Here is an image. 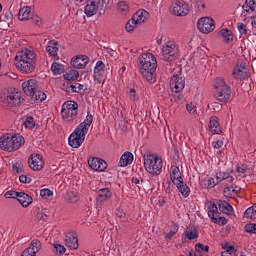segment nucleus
<instances>
[{
  "mask_svg": "<svg viewBox=\"0 0 256 256\" xmlns=\"http://www.w3.org/2000/svg\"><path fill=\"white\" fill-rule=\"evenodd\" d=\"M132 19H134L135 23H138L139 25H143L146 19H149V12L146 10H138L133 16Z\"/></svg>",
  "mask_w": 256,
  "mask_h": 256,
  "instance_id": "5701e85b",
  "label": "nucleus"
},
{
  "mask_svg": "<svg viewBox=\"0 0 256 256\" xmlns=\"http://www.w3.org/2000/svg\"><path fill=\"white\" fill-rule=\"evenodd\" d=\"M94 79L101 84L105 81V64L103 61H98L94 68Z\"/></svg>",
  "mask_w": 256,
  "mask_h": 256,
  "instance_id": "a211bd4d",
  "label": "nucleus"
},
{
  "mask_svg": "<svg viewBox=\"0 0 256 256\" xmlns=\"http://www.w3.org/2000/svg\"><path fill=\"white\" fill-rule=\"evenodd\" d=\"M58 45L59 43L51 41L50 45L46 47V51L49 53V55H51V57H57V53H59V47H57Z\"/></svg>",
  "mask_w": 256,
  "mask_h": 256,
  "instance_id": "c756f323",
  "label": "nucleus"
},
{
  "mask_svg": "<svg viewBox=\"0 0 256 256\" xmlns=\"http://www.w3.org/2000/svg\"><path fill=\"white\" fill-rule=\"evenodd\" d=\"M65 245L69 249H79V239L75 232H69L65 236Z\"/></svg>",
  "mask_w": 256,
  "mask_h": 256,
  "instance_id": "aec40b11",
  "label": "nucleus"
},
{
  "mask_svg": "<svg viewBox=\"0 0 256 256\" xmlns=\"http://www.w3.org/2000/svg\"><path fill=\"white\" fill-rule=\"evenodd\" d=\"M215 179H217V183H221V181H225V179H227L229 183H232L233 176H229V174L225 172H218L215 175Z\"/></svg>",
  "mask_w": 256,
  "mask_h": 256,
  "instance_id": "f704fd0d",
  "label": "nucleus"
},
{
  "mask_svg": "<svg viewBox=\"0 0 256 256\" xmlns=\"http://www.w3.org/2000/svg\"><path fill=\"white\" fill-rule=\"evenodd\" d=\"M214 223H217L218 225H227V219L225 217H219L214 219Z\"/></svg>",
  "mask_w": 256,
  "mask_h": 256,
  "instance_id": "864d4df0",
  "label": "nucleus"
},
{
  "mask_svg": "<svg viewBox=\"0 0 256 256\" xmlns=\"http://www.w3.org/2000/svg\"><path fill=\"white\" fill-rule=\"evenodd\" d=\"M79 109V104L75 101H66L62 105V110H61V116L66 123H71L73 122L74 119L77 117V111Z\"/></svg>",
  "mask_w": 256,
  "mask_h": 256,
  "instance_id": "1a4fd4ad",
  "label": "nucleus"
},
{
  "mask_svg": "<svg viewBox=\"0 0 256 256\" xmlns=\"http://www.w3.org/2000/svg\"><path fill=\"white\" fill-rule=\"evenodd\" d=\"M171 169H172V173L170 175V179L172 183L175 184L176 181H182L183 178L181 177V171L179 170V167L174 166Z\"/></svg>",
  "mask_w": 256,
  "mask_h": 256,
  "instance_id": "7c9ffc66",
  "label": "nucleus"
},
{
  "mask_svg": "<svg viewBox=\"0 0 256 256\" xmlns=\"http://www.w3.org/2000/svg\"><path fill=\"white\" fill-rule=\"evenodd\" d=\"M118 11L120 13H128L129 12V3H127L126 1H120L118 3Z\"/></svg>",
  "mask_w": 256,
  "mask_h": 256,
  "instance_id": "ea45409f",
  "label": "nucleus"
},
{
  "mask_svg": "<svg viewBox=\"0 0 256 256\" xmlns=\"http://www.w3.org/2000/svg\"><path fill=\"white\" fill-rule=\"evenodd\" d=\"M139 24L137 22L134 21V19L132 18L131 20H129L125 26L126 31L128 33H133V31H135V28L138 26Z\"/></svg>",
  "mask_w": 256,
  "mask_h": 256,
  "instance_id": "58836bf2",
  "label": "nucleus"
},
{
  "mask_svg": "<svg viewBox=\"0 0 256 256\" xmlns=\"http://www.w3.org/2000/svg\"><path fill=\"white\" fill-rule=\"evenodd\" d=\"M219 211H221L222 213H226L227 215L229 213H231V211H233V206H231L229 203H227L226 201H221L219 200L217 202Z\"/></svg>",
  "mask_w": 256,
  "mask_h": 256,
  "instance_id": "c85d7f7f",
  "label": "nucleus"
},
{
  "mask_svg": "<svg viewBox=\"0 0 256 256\" xmlns=\"http://www.w3.org/2000/svg\"><path fill=\"white\" fill-rule=\"evenodd\" d=\"M170 13L176 17H185L189 14V9L185 8L181 2H173L170 6Z\"/></svg>",
  "mask_w": 256,
  "mask_h": 256,
  "instance_id": "f3484780",
  "label": "nucleus"
},
{
  "mask_svg": "<svg viewBox=\"0 0 256 256\" xmlns=\"http://www.w3.org/2000/svg\"><path fill=\"white\" fill-rule=\"evenodd\" d=\"M182 99H183V95L180 94L179 92L174 95V101L176 103L179 102V101H182Z\"/></svg>",
  "mask_w": 256,
  "mask_h": 256,
  "instance_id": "69168bd1",
  "label": "nucleus"
},
{
  "mask_svg": "<svg viewBox=\"0 0 256 256\" xmlns=\"http://www.w3.org/2000/svg\"><path fill=\"white\" fill-rule=\"evenodd\" d=\"M51 71L54 75H61L63 73V66L57 62L52 63Z\"/></svg>",
  "mask_w": 256,
  "mask_h": 256,
  "instance_id": "e433bc0d",
  "label": "nucleus"
},
{
  "mask_svg": "<svg viewBox=\"0 0 256 256\" xmlns=\"http://www.w3.org/2000/svg\"><path fill=\"white\" fill-rule=\"evenodd\" d=\"M87 63H89V57L85 55L76 56L71 59V65H73L75 69H83L86 67Z\"/></svg>",
  "mask_w": 256,
  "mask_h": 256,
  "instance_id": "412c9836",
  "label": "nucleus"
},
{
  "mask_svg": "<svg viewBox=\"0 0 256 256\" xmlns=\"http://www.w3.org/2000/svg\"><path fill=\"white\" fill-rule=\"evenodd\" d=\"M19 203L22 205V207H29L31 203H33V197L31 195L25 193V192H18L17 197Z\"/></svg>",
  "mask_w": 256,
  "mask_h": 256,
  "instance_id": "4be33fe9",
  "label": "nucleus"
},
{
  "mask_svg": "<svg viewBox=\"0 0 256 256\" xmlns=\"http://www.w3.org/2000/svg\"><path fill=\"white\" fill-rule=\"evenodd\" d=\"M23 125H25L27 129H33V127H35V120H33V117L29 116L26 118Z\"/></svg>",
  "mask_w": 256,
  "mask_h": 256,
  "instance_id": "a19ab883",
  "label": "nucleus"
},
{
  "mask_svg": "<svg viewBox=\"0 0 256 256\" xmlns=\"http://www.w3.org/2000/svg\"><path fill=\"white\" fill-rule=\"evenodd\" d=\"M22 89L25 95L31 97L32 101H45L47 99V95L45 92L39 89V83L36 82L35 79H30L22 83Z\"/></svg>",
  "mask_w": 256,
  "mask_h": 256,
  "instance_id": "423d86ee",
  "label": "nucleus"
},
{
  "mask_svg": "<svg viewBox=\"0 0 256 256\" xmlns=\"http://www.w3.org/2000/svg\"><path fill=\"white\" fill-rule=\"evenodd\" d=\"M14 64L20 73L31 75L37 65V54L33 50L24 48L17 52L14 58Z\"/></svg>",
  "mask_w": 256,
  "mask_h": 256,
  "instance_id": "f257e3e1",
  "label": "nucleus"
},
{
  "mask_svg": "<svg viewBox=\"0 0 256 256\" xmlns=\"http://www.w3.org/2000/svg\"><path fill=\"white\" fill-rule=\"evenodd\" d=\"M238 30L241 33V35L247 34V26L245 24H239Z\"/></svg>",
  "mask_w": 256,
  "mask_h": 256,
  "instance_id": "13d9d810",
  "label": "nucleus"
},
{
  "mask_svg": "<svg viewBox=\"0 0 256 256\" xmlns=\"http://www.w3.org/2000/svg\"><path fill=\"white\" fill-rule=\"evenodd\" d=\"M130 99L131 101H137V99H139V96H137V92L135 91V89H130Z\"/></svg>",
  "mask_w": 256,
  "mask_h": 256,
  "instance_id": "5fc2aeb1",
  "label": "nucleus"
},
{
  "mask_svg": "<svg viewBox=\"0 0 256 256\" xmlns=\"http://www.w3.org/2000/svg\"><path fill=\"white\" fill-rule=\"evenodd\" d=\"M252 27L256 29V15L252 18Z\"/></svg>",
  "mask_w": 256,
  "mask_h": 256,
  "instance_id": "774afa93",
  "label": "nucleus"
},
{
  "mask_svg": "<svg viewBox=\"0 0 256 256\" xmlns=\"http://www.w3.org/2000/svg\"><path fill=\"white\" fill-rule=\"evenodd\" d=\"M176 185L177 189L180 191V193L184 197H189V193H191V189L187 187L186 184L183 183V180H178L174 183Z\"/></svg>",
  "mask_w": 256,
  "mask_h": 256,
  "instance_id": "bb28decb",
  "label": "nucleus"
},
{
  "mask_svg": "<svg viewBox=\"0 0 256 256\" xmlns=\"http://www.w3.org/2000/svg\"><path fill=\"white\" fill-rule=\"evenodd\" d=\"M179 57V48L173 41H167L162 46V59L163 61H175Z\"/></svg>",
  "mask_w": 256,
  "mask_h": 256,
  "instance_id": "9d476101",
  "label": "nucleus"
},
{
  "mask_svg": "<svg viewBox=\"0 0 256 256\" xmlns=\"http://www.w3.org/2000/svg\"><path fill=\"white\" fill-rule=\"evenodd\" d=\"M255 8V0H246L242 6V9H244L247 13H249V11H255Z\"/></svg>",
  "mask_w": 256,
  "mask_h": 256,
  "instance_id": "c9c22d12",
  "label": "nucleus"
},
{
  "mask_svg": "<svg viewBox=\"0 0 256 256\" xmlns=\"http://www.w3.org/2000/svg\"><path fill=\"white\" fill-rule=\"evenodd\" d=\"M219 35L223 38L224 43H231V41H233V32L229 29L220 30Z\"/></svg>",
  "mask_w": 256,
  "mask_h": 256,
  "instance_id": "cd10ccee",
  "label": "nucleus"
},
{
  "mask_svg": "<svg viewBox=\"0 0 256 256\" xmlns=\"http://www.w3.org/2000/svg\"><path fill=\"white\" fill-rule=\"evenodd\" d=\"M85 86L83 84L75 83L72 84V93H79V91H83Z\"/></svg>",
  "mask_w": 256,
  "mask_h": 256,
  "instance_id": "49530a36",
  "label": "nucleus"
},
{
  "mask_svg": "<svg viewBox=\"0 0 256 256\" xmlns=\"http://www.w3.org/2000/svg\"><path fill=\"white\" fill-rule=\"evenodd\" d=\"M208 211H212L214 213H217V204L216 203H210V206L208 207Z\"/></svg>",
  "mask_w": 256,
  "mask_h": 256,
  "instance_id": "0e129e2a",
  "label": "nucleus"
},
{
  "mask_svg": "<svg viewBox=\"0 0 256 256\" xmlns=\"http://www.w3.org/2000/svg\"><path fill=\"white\" fill-rule=\"evenodd\" d=\"M99 7H101V0H87L84 13L87 17H93V15H97Z\"/></svg>",
  "mask_w": 256,
  "mask_h": 256,
  "instance_id": "2eb2a0df",
  "label": "nucleus"
},
{
  "mask_svg": "<svg viewBox=\"0 0 256 256\" xmlns=\"http://www.w3.org/2000/svg\"><path fill=\"white\" fill-rule=\"evenodd\" d=\"M237 171L238 173H245V171H247V168L245 166H238Z\"/></svg>",
  "mask_w": 256,
  "mask_h": 256,
  "instance_id": "338daca9",
  "label": "nucleus"
},
{
  "mask_svg": "<svg viewBox=\"0 0 256 256\" xmlns=\"http://www.w3.org/2000/svg\"><path fill=\"white\" fill-rule=\"evenodd\" d=\"M233 77L238 81H243V79H247V77H249V69L245 62H240L235 66L233 70Z\"/></svg>",
  "mask_w": 256,
  "mask_h": 256,
  "instance_id": "ddd939ff",
  "label": "nucleus"
},
{
  "mask_svg": "<svg viewBox=\"0 0 256 256\" xmlns=\"http://www.w3.org/2000/svg\"><path fill=\"white\" fill-rule=\"evenodd\" d=\"M20 183H31V178L27 177L26 175H21L19 177Z\"/></svg>",
  "mask_w": 256,
  "mask_h": 256,
  "instance_id": "052dcab7",
  "label": "nucleus"
},
{
  "mask_svg": "<svg viewBox=\"0 0 256 256\" xmlns=\"http://www.w3.org/2000/svg\"><path fill=\"white\" fill-rule=\"evenodd\" d=\"M245 231L246 233H256V224H246Z\"/></svg>",
  "mask_w": 256,
  "mask_h": 256,
  "instance_id": "09e8293b",
  "label": "nucleus"
},
{
  "mask_svg": "<svg viewBox=\"0 0 256 256\" xmlns=\"http://www.w3.org/2000/svg\"><path fill=\"white\" fill-rule=\"evenodd\" d=\"M12 169L17 174L23 173V165H21V164L14 165Z\"/></svg>",
  "mask_w": 256,
  "mask_h": 256,
  "instance_id": "4d7b16f0",
  "label": "nucleus"
},
{
  "mask_svg": "<svg viewBox=\"0 0 256 256\" xmlns=\"http://www.w3.org/2000/svg\"><path fill=\"white\" fill-rule=\"evenodd\" d=\"M223 249H225L226 253H229V255H233V253H235V247L229 245L228 243H226V244L223 246Z\"/></svg>",
  "mask_w": 256,
  "mask_h": 256,
  "instance_id": "8fccbe9b",
  "label": "nucleus"
},
{
  "mask_svg": "<svg viewBox=\"0 0 256 256\" xmlns=\"http://www.w3.org/2000/svg\"><path fill=\"white\" fill-rule=\"evenodd\" d=\"M28 165L32 171H41L45 165V162H43V157H41V155L33 153L28 158Z\"/></svg>",
  "mask_w": 256,
  "mask_h": 256,
  "instance_id": "4468645a",
  "label": "nucleus"
},
{
  "mask_svg": "<svg viewBox=\"0 0 256 256\" xmlns=\"http://www.w3.org/2000/svg\"><path fill=\"white\" fill-rule=\"evenodd\" d=\"M177 231H179V226L175 224L173 229L165 236V239H171L177 234Z\"/></svg>",
  "mask_w": 256,
  "mask_h": 256,
  "instance_id": "a18cd8bd",
  "label": "nucleus"
},
{
  "mask_svg": "<svg viewBox=\"0 0 256 256\" xmlns=\"http://www.w3.org/2000/svg\"><path fill=\"white\" fill-rule=\"evenodd\" d=\"M214 89V97L217 101L227 103L231 99V88L225 83L224 78L218 77L216 79Z\"/></svg>",
  "mask_w": 256,
  "mask_h": 256,
  "instance_id": "0eeeda50",
  "label": "nucleus"
},
{
  "mask_svg": "<svg viewBox=\"0 0 256 256\" xmlns=\"http://www.w3.org/2000/svg\"><path fill=\"white\" fill-rule=\"evenodd\" d=\"M140 73L147 83H155L157 74V59L151 53H144L138 57Z\"/></svg>",
  "mask_w": 256,
  "mask_h": 256,
  "instance_id": "f03ea898",
  "label": "nucleus"
},
{
  "mask_svg": "<svg viewBox=\"0 0 256 256\" xmlns=\"http://www.w3.org/2000/svg\"><path fill=\"white\" fill-rule=\"evenodd\" d=\"M21 101L23 99L21 98V92H17L14 90H4L0 94V102L5 103V105H8L9 107H17L18 105H21Z\"/></svg>",
  "mask_w": 256,
  "mask_h": 256,
  "instance_id": "6e6552de",
  "label": "nucleus"
},
{
  "mask_svg": "<svg viewBox=\"0 0 256 256\" xmlns=\"http://www.w3.org/2000/svg\"><path fill=\"white\" fill-rule=\"evenodd\" d=\"M26 250H30L32 253H39L41 251V241L34 239L32 240L30 247L26 248Z\"/></svg>",
  "mask_w": 256,
  "mask_h": 256,
  "instance_id": "72a5a7b5",
  "label": "nucleus"
},
{
  "mask_svg": "<svg viewBox=\"0 0 256 256\" xmlns=\"http://www.w3.org/2000/svg\"><path fill=\"white\" fill-rule=\"evenodd\" d=\"M116 217H119L120 219H123L125 217V212L121 209L116 210Z\"/></svg>",
  "mask_w": 256,
  "mask_h": 256,
  "instance_id": "e2e57ef3",
  "label": "nucleus"
},
{
  "mask_svg": "<svg viewBox=\"0 0 256 256\" xmlns=\"http://www.w3.org/2000/svg\"><path fill=\"white\" fill-rule=\"evenodd\" d=\"M33 23H34V25L41 27V25H43V19H41V17H39V16H35V17H33Z\"/></svg>",
  "mask_w": 256,
  "mask_h": 256,
  "instance_id": "6e6d98bb",
  "label": "nucleus"
},
{
  "mask_svg": "<svg viewBox=\"0 0 256 256\" xmlns=\"http://www.w3.org/2000/svg\"><path fill=\"white\" fill-rule=\"evenodd\" d=\"M196 251H205L206 253L209 252V246H203L201 243L196 244Z\"/></svg>",
  "mask_w": 256,
  "mask_h": 256,
  "instance_id": "3c124183",
  "label": "nucleus"
},
{
  "mask_svg": "<svg viewBox=\"0 0 256 256\" xmlns=\"http://www.w3.org/2000/svg\"><path fill=\"white\" fill-rule=\"evenodd\" d=\"M31 17H32L31 7L26 6L19 10L18 19L20 21H29L31 19Z\"/></svg>",
  "mask_w": 256,
  "mask_h": 256,
  "instance_id": "b1692460",
  "label": "nucleus"
},
{
  "mask_svg": "<svg viewBox=\"0 0 256 256\" xmlns=\"http://www.w3.org/2000/svg\"><path fill=\"white\" fill-rule=\"evenodd\" d=\"M219 182H217V178H210L208 180V187H215V185H218Z\"/></svg>",
  "mask_w": 256,
  "mask_h": 256,
  "instance_id": "680f3d73",
  "label": "nucleus"
},
{
  "mask_svg": "<svg viewBox=\"0 0 256 256\" xmlns=\"http://www.w3.org/2000/svg\"><path fill=\"white\" fill-rule=\"evenodd\" d=\"M64 79L66 81H76V79H79V71L70 69L64 74Z\"/></svg>",
  "mask_w": 256,
  "mask_h": 256,
  "instance_id": "2f4dec72",
  "label": "nucleus"
},
{
  "mask_svg": "<svg viewBox=\"0 0 256 256\" xmlns=\"http://www.w3.org/2000/svg\"><path fill=\"white\" fill-rule=\"evenodd\" d=\"M63 90L66 91V93H73V84L67 82V84L63 85Z\"/></svg>",
  "mask_w": 256,
  "mask_h": 256,
  "instance_id": "603ef678",
  "label": "nucleus"
},
{
  "mask_svg": "<svg viewBox=\"0 0 256 256\" xmlns=\"http://www.w3.org/2000/svg\"><path fill=\"white\" fill-rule=\"evenodd\" d=\"M54 251L57 255H63L67 249L61 244H54Z\"/></svg>",
  "mask_w": 256,
  "mask_h": 256,
  "instance_id": "37998d69",
  "label": "nucleus"
},
{
  "mask_svg": "<svg viewBox=\"0 0 256 256\" xmlns=\"http://www.w3.org/2000/svg\"><path fill=\"white\" fill-rule=\"evenodd\" d=\"M91 123H93V115L88 114L86 119L80 123L74 132L70 135L68 139L70 147L79 149V147L83 145V142L85 141V135H87L89 127H91Z\"/></svg>",
  "mask_w": 256,
  "mask_h": 256,
  "instance_id": "7ed1b4c3",
  "label": "nucleus"
},
{
  "mask_svg": "<svg viewBox=\"0 0 256 256\" xmlns=\"http://www.w3.org/2000/svg\"><path fill=\"white\" fill-rule=\"evenodd\" d=\"M185 237L189 239L190 241L193 239H197V230L193 226H188L184 232Z\"/></svg>",
  "mask_w": 256,
  "mask_h": 256,
  "instance_id": "473e14b6",
  "label": "nucleus"
},
{
  "mask_svg": "<svg viewBox=\"0 0 256 256\" xmlns=\"http://www.w3.org/2000/svg\"><path fill=\"white\" fill-rule=\"evenodd\" d=\"M111 195V190H109V188H102L98 190L96 197V207L98 211L101 209L105 201L111 199Z\"/></svg>",
  "mask_w": 256,
  "mask_h": 256,
  "instance_id": "dca6fc26",
  "label": "nucleus"
},
{
  "mask_svg": "<svg viewBox=\"0 0 256 256\" xmlns=\"http://www.w3.org/2000/svg\"><path fill=\"white\" fill-rule=\"evenodd\" d=\"M224 143L222 140H218L212 143V146L214 149H221L223 147Z\"/></svg>",
  "mask_w": 256,
  "mask_h": 256,
  "instance_id": "bf43d9fd",
  "label": "nucleus"
},
{
  "mask_svg": "<svg viewBox=\"0 0 256 256\" xmlns=\"http://www.w3.org/2000/svg\"><path fill=\"white\" fill-rule=\"evenodd\" d=\"M88 165L93 171H105L107 169V162L99 158H90L88 160Z\"/></svg>",
  "mask_w": 256,
  "mask_h": 256,
  "instance_id": "6ab92c4d",
  "label": "nucleus"
},
{
  "mask_svg": "<svg viewBox=\"0 0 256 256\" xmlns=\"http://www.w3.org/2000/svg\"><path fill=\"white\" fill-rule=\"evenodd\" d=\"M186 109L193 117H197V107L193 103L187 104Z\"/></svg>",
  "mask_w": 256,
  "mask_h": 256,
  "instance_id": "79ce46f5",
  "label": "nucleus"
},
{
  "mask_svg": "<svg viewBox=\"0 0 256 256\" xmlns=\"http://www.w3.org/2000/svg\"><path fill=\"white\" fill-rule=\"evenodd\" d=\"M223 192L225 197H231L235 193V189H233L231 186H228L224 188Z\"/></svg>",
  "mask_w": 256,
  "mask_h": 256,
  "instance_id": "de8ad7c7",
  "label": "nucleus"
},
{
  "mask_svg": "<svg viewBox=\"0 0 256 256\" xmlns=\"http://www.w3.org/2000/svg\"><path fill=\"white\" fill-rule=\"evenodd\" d=\"M40 195L46 201H51L53 199V191H51L49 189H42V190H40Z\"/></svg>",
  "mask_w": 256,
  "mask_h": 256,
  "instance_id": "4c0bfd02",
  "label": "nucleus"
},
{
  "mask_svg": "<svg viewBox=\"0 0 256 256\" xmlns=\"http://www.w3.org/2000/svg\"><path fill=\"white\" fill-rule=\"evenodd\" d=\"M22 145H25V138L19 134H4L0 137V149L2 151L13 153V151H17Z\"/></svg>",
  "mask_w": 256,
  "mask_h": 256,
  "instance_id": "39448f33",
  "label": "nucleus"
},
{
  "mask_svg": "<svg viewBox=\"0 0 256 256\" xmlns=\"http://www.w3.org/2000/svg\"><path fill=\"white\" fill-rule=\"evenodd\" d=\"M197 27L201 33H211L215 30V20L210 17H202L198 20Z\"/></svg>",
  "mask_w": 256,
  "mask_h": 256,
  "instance_id": "f8f14e48",
  "label": "nucleus"
},
{
  "mask_svg": "<svg viewBox=\"0 0 256 256\" xmlns=\"http://www.w3.org/2000/svg\"><path fill=\"white\" fill-rule=\"evenodd\" d=\"M209 129L211 133H215L216 135L221 133V126L219 125V119L217 117L213 116L210 118Z\"/></svg>",
  "mask_w": 256,
  "mask_h": 256,
  "instance_id": "393cba45",
  "label": "nucleus"
},
{
  "mask_svg": "<svg viewBox=\"0 0 256 256\" xmlns=\"http://www.w3.org/2000/svg\"><path fill=\"white\" fill-rule=\"evenodd\" d=\"M143 159L144 167L149 175L153 177L161 175V171L163 170V159L161 157L157 156V154L146 152Z\"/></svg>",
  "mask_w": 256,
  "mask_h": 256,
  "instance_id": "20e7f679",
  "label": "nucleus"
},
{
  "mask_svg": "<svg viewBox=\"0 0 256 256\" xmlns=\"http://www.w3.org/2000/svg\"><path fill=\"white\" fill-rule=\"evenodd\" d=\"M18 196H19V192H15V191H7L4 194L5 199H17Z\"/></svg>",
  "mask_w": 256,
  "mask_h": 256,
  "instance_id": "c03bdc74",
  "label": "nucleus"
},
{
  "mask_svg": "<svg viewBox=\"0 0 256 256\" xmlns=\"http://www.w3.org/2000/svg\"><path fill=\"white\" fill-rule=\"evenodd\" d=\"M131 163H133V154L131 152H125L120 158V167H127Z\"/></svg>",
  "mask_w": 256,
  "mask_h": 256,
  "instance_id": "a878e982",
  "label": "nucleus"
},
{
  "mask_svg": "<svg viewBox=\"0 0 256 256\" xmlns=\"http://www.w3.org/2000/svg\"><path fill=\"white\" fill-rule=\"evenodd\" d=\"M170 89L173 93H181L185 89V76L181 71L177 74H174L170 80Z\"/></svg>",
  "mask_w": 256,
  "mask_h": 256,
  "instance_id": "9b49d317",
  "label": "nucleus"
}]
</instances>
